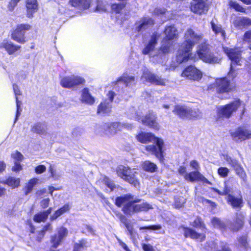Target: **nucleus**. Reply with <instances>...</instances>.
I'll use <instances>...</instances> for the list:
<instances>
[{"instance_id": "obj_1", "label": "nucleus", "mask_w": 251, "mask_h": 251, "mask_svg": "<svg viewBox=\"0 0 251 251\" xmlns=\"http://www.w3.org/2000/svg\"><path fill=\"white\" fill-rule=\"evenodd\" d=\"M203 36L201 34L196 32L193 29L188 28L184 34V41L180 46L176 57V61L178 63L187 61L192 58L191 51L194 46L201 41Z\"/></svg>"}, {"instance_id": "obj_2", "label": "nucleus", "mask_w": 251, "mask_h": 251, "mask_svg": "<svg viewBox=\"0 0 251 251\" xmlns=\"http://www.w3.org/2000/svg\"><path fill=\"white\" fill-rule=\"evenodd\" d=\"M140 200L134 198L130 194L118 197L115 200V204L118 207L123 205L122 211L127 215L131 216L135 213L147 211L152 208V206L147 202L136 204Z\"/></svg>"}, {"instance_id": "obj_3", "label": "nucleus", "mask_w": 251, "mask_h": 251, "mask_svg": "<svg viewBox=\"0 0 251 251\" xmlns=\"http://www.w3.org/2000/svg\"><path fill=\"white\" fill-rule=\"evenodd\" d=\"M136 138L140 143L146 144L148 142H153L155 145L146 146V150L151 154L155 155L160 161L163 159L162 149L164 142L162 139L156 137L151 133L141 132L136 135Z\"/></svg>"}, {"instance_id": "obj_4", "label": "nucleus", "mask_w": 251, "mask_h": 251, "mask_svg": "<svg viewBox=\"0 0 251 251\" xmlns=\"http://www.w3.org/2000/svg\"><path fill=\"white\" fill-rule=\"evenodd\" d=\"M129 112L131 118L135 119L137 121L141 120L142 124L155 130L159 129V125L156 122L157 117L152 111H149L148 114L143 118H142L141 114L136 112L134 108H131Z\"/></svg>"}, {"instance_id": "obj_5", "label": "nucleus", "mask_w": 251, "mask_h": 251, "mask_svg": "<svg viewBox=\"0 0 251 251\" xmlns=\"http://www.w3.org/2000/svg\"><path fill=\"white\" fill-rule=\"evenodd\" d=\"M197 52L199 58L207 63H219L221 60L220 57L213 54L210 51L205 43L201 44L199 46Z\"/></svg>"}, {"instance_id": "obj_6", "label": "nucleus", "mask_w": 251, "mask_h": 251, "mask_svg": "<svg viewBox=\"0 0 251 251\" xmlns=\"http://www.w3.org/2000/svg\"><path fill=\"white\" fill-rule=\"evenodd\" d=\"M104 130L103 133L108 136H111L115 134L118 131H121L124 128L131 129L132 125L130 124L120 122H112L105 123L102 126Z\"/></svg>"}, {"instance_id": "obj_7", "label": "nucleus", "mask_w": 251, "mask_h": 251, "mask_svg": "<svg viewBox=\"0 0 251 251\" xmlns=\"http://www.w3.org/2000/svg\"><path fill=\"white\" fill-rule=\"evenodd\" d=\"M241 105V101L239 100H236L228 104L219 106L217 109V114L219 117L229 118Z\"/></svg>"}, {"instance_id": "obj_8", "label": "nucleus", "mask_w": 251, "mask_h": 251, "mask_svg": "<svg viewBox=\"0 0 251 251\" xmlns=\"http://www.w3.org/2000/svg\"><path fill=\"white\" fill-rule=\"evenodd\" d=\"M117 172L118 176L134 186L136 187L139 185V182L136 178L135 173H133L128 167L120 166L117 169Z\"/></svg>"}, {"instance_id": "obj_9", "label": "nucleus", "mask_w": 251, "mask_h": 251, "mask_svg": "<svg viewBox=\"0 0 251 251\" xmlns=\"http://www.w3.org/2000/svg\"><path fill=\"white\" fill-rule=\"evenodd\" d=\"M224 50L225 53L231 61L230 70L228 73V75L234 78L235 76V75L233 71V65L234 64L240 65V61L241 60V51L237 49H232L227 48H224Z\"/></svg>"}, {"instance_id": "obj_10", "label": "nucleus", "mask_w": 251, "mask_h": 251, "mask_svg": "<svg viewBox=\"0 0 251 251\" xmlns=\"http://www.w3.org/2000/svg\"><path fill=\"white\" fill-rule=\"evenodd\" d=\"M31 29V25L28 24H20L11 34V38L21 44L25 43V32Z\"/></svg>"}, {"instance_id": "obj_11", "label": "nucleus", "mask_w": 251, "mask_h": 251, "mask_svg": "<svg viewBox=\"0 0 251 251\" xmlns=\"http://www.w3.org/2000/svg\"><path fill=\"white\" fill-rule=\"evenodd\" d=\"M181 76L190 80L199 81L202 76V73L195 66H189L182 72Z\"/></svg>"}, {"instance_id": "obj_12", "label": "nucleus", "mask_w": 251, "mask_h": 251, "mask_svg": "<svg viewBox=\"0 0 251 251\" xmlns=\"http://www.w3.org/2000/svg\"><path fill=\"white\" fill-rule=\"evenodd\" d=\"M230 134L234 141L241 142L251 138V130H249L244 127H240L231 131Z\"/></svg>"}, {"instance_id": "obj_13", "label": "nucleus", "mask_w": 251, "mask_h": 251, "mask_svg": "<svg viewBox=\"0 0 251 251\" xmlns=\"http://www.w3.org/2000/svg\"><path fill=\"white\" fill-rule=\"evenodd\" d=\"M84 81L82 78L75 75L63 77L60 80V85L65 88H71L76 85L82 84Z\"/></svg>"}, {"instance_id": "obj_14", "label": "nucleus", "mask_w": 251, "mask_h": 251, "mask_svg": "<svg viewBox=\"0 0 251 251\" xmlns=\"http://www.w3.org/2000/svg\"><path fill=\"white\" fill-rule=\"evenodd\" d=\"M142 78L157 85L165 86L166 82V79L162 78L159 76L151 73L148 69L144 70Z\"/></svg>"}, {"instance_id": "obj_15", "label": "nucleus", "mask_w": 251, "mask_h": 251, "mask_svg": "<svg viewBox=\"0 0 251 251\" xmlns=\"http://www.w3.org/2000/svg\"><path fill=\"white\" fill-rule=\"evenodd\" d=\"M206 0H193L191 3V11L198 14L205 13L208 9V5L206 3Z\"/></svg>"}, {"instance_id": "obj_16", "label": "nucleus", "mask_w": 251, "mask_h": 251, "mask_svg": "<svg viewBox=\"0 0 251 251\" xmlns=\"http://www.w3.org/2000/svg\"><path fill=\"white\" fill-rule=\"evenodd\" d=\"M214 86L217 91L220 93L228 92L232 89L229 81L226 77L217 79Z\"/></svg>"}, {"instance_id": "obj_17", "label": "nucleus", "mask_w": 251, "mask_h": 251, "mask_svg": "<svg viewBox=\"0 0 251 251\" xmlns=\"http://www.w3.org/2000/svg\"><path fill=\"white\" fill-rule=\"evenodd\" d=\"M21 49V46L14 44L7 39L0 42V49H4L9 55L15 54Z\"/></svg>"}, {"instance_id": "obj_18", "label": "nucleus", "mask_w": 251, "mask_h": 251, "mask_svg": "<svg viewBox=\"0 0 251 251\" xmlns=\"http://www.w3.org/2000/svg\"><path fill=\"white\" fill-rule=\"evenodd\" d=\"M184 178L186 180L190 182L201 181L204 183H209L208 180L198 171H195L186 174L184 176Z\"/></svg>"}, {"instance_id": "obj_19", "label": "nucleus", "mask_w": 251, "mask_h": 251, "mask_svg": "<svg viewBox=\"0 0 251 251\" xmlns=\"http://www.w3.org/2000/svg\"><path fill=\"white\" fill-rule=\"evenodd\" d=\"M154 25L153 20L150 17H144L141 19L137 23L136 29L138 31H143Z\"/></svg>"}, {"instance_id": "obj_20", "label": "nucleus", "mask_w": 251, "mask_h": 251, "mask_svg": "<svg viewBox=\"0 0 251 251\" xmlns=\"http://www.w3.org/2000/svg\"><path fill=\"white\" fill-rule=\"evenodd\" d=\"M126 6V3H114L111 5V11L112 13L116 15V18L122 20L125 18L123 10Z\"/></svg>"}, {"instance_id": "obj_21", "label": "nucleus", "mask_w": 251, "mask_h": 251, "mask_svg": "<svg viewBox=\"0 0 251 251\" xmlns=\"http://www.w3.org/2000/svg\"><path fill=\"white\" fill-rule=\"evenodd\" d=\"M158 37L157 34H153L151 36L148 44L142 50V53L144 54H150V55H151V52L154 50V49L157 44Z\"/></svg>"}, {"instance_id": "obj_22", "label": "nucleus", "mask_w": 251, "mask_h": 251, "mask_svg": "<svg viewBox=\"0 0 251 251\" xmlns=\"http://www.w3.org/2000/svg\"><path fill=\"white\" fill-rule=\"evenodd\" d=\"M244 216L243 214H236L235 221L229 225V228L232 231H236L241 229L244 225Z\"/></svg>"}, {"instance_id": "obj_23", "label": "nucleus", "mask_w": 251, "mask_h": 251, "mask_svg": "<svg viewBox=\"0 0 251 251\" xmlns=\"http://www.w3.org/2000/svg\"><path fill=\"white\" fill-rule=\"evenodd\" d=\"M121 83H123L126 86H130L135 84V78L133 76L124 74L117 79L115 84L117 85Z\"/></svg>"}, {"instance_id": "obj_24", "label": "nucleus", "mask_w": 251, "mask_h": 251, "mask_svg": "<svg viewBox=\"0 0 251 251\" xmlns=\"http://www.w3.org/2000/svg\"><path fill=\"white\" fill-rule=\"evenodd\" d=\"M164 34H165V40H171L177 38L178 33L177 29L174 25L166 26Z\"/></svg>"}, {"instance_id": "obj_25", "label": "nucleus", "mask_w": 251, "mask_h": 251, "mask_svg": "<svg viewBox=\"0 0 251 251\" xmlns=\"http://www.w3.org/2000/svg\"><path fill=\"white\" fill-rule=\"evenodd\" d=\"M184 234L185 237L196 239L200 242L202 241L205 238L203 234L198 233L192 229L189 228H184Z\"/></svg>"}, {"instance_id": "obj_26", "label": "nucleus", "mask_w": 251, "mask_h": 251, "mask_svg": "<svg viewBox=\"0 0 251 251\" xmlns=\"http://www.w3.org/2000/svg\"><path fill=\"white\" fill-rule=\"evenodd\" d=\"M26 7L27 16L29 18L32 17L33 14L37 10L38 4L37 0H26Z\"/></svg>"}, {"instance_id": "obj_27", "label": "nucleus", "mask_w": 251, "mask_h": 251, "mask_svg": "<svg viewBox=\"0 0 251 251\" xmlns=\"http://www.w3.org/2000/svg\"><path fill=\"white\" fill-rule=\"evenodd\" d=\"M189 107L185 105H177L173 110V113L181 118H187Z\"/></svg>"}, {"instance_id": "obj_28", "label": "nucleus", "mask_w": 251, "mask_h": 251, "mask_svg": "<svg viewBox=\"0 0 251 251\" xmlns=\"http://www.w3.org/2000/svg\"><path fill=\"white\" fill-rule=\"evenodd\" d=\"M69 2L74 7L86 9L89 8L91 1V0H70Z\"/></svg>"}, {"instance_id": "obj_29", "label": "nucleus", "mask_w": 251, "mask_h": 251, "mask_svg": "<svg viewBox=\"0 0 251 251\" xmlns=\"http://www.w3.org/2000/svg\"><path fill=\"white\" fill-rule=\"evenodd\" d=\"M81 100L82 102L89 104H92L94 103V98L89 93L88 89L85 88L82 90Z\"/></svg>"}, {"instance_id": "obj_30", "label": "nucleus", "mask_w": 251, "mask_h": 251, "mask_svg": "<svg viewBox=\"0 0 251 251\" xmlns=\"http://www.w3.org/2000/svg\"><path fill=\"white\" fill-rule=\"evenodd\" d=\"M51 209L52 208L50 207L46 211H44L35 214L33 217L34 221L37 223L45 222L47 220L49 215L50 214Z\"/></svg>"}, {"instance_id": "obj_31", "label": "nucleus", "mask_w": 251, "mask_h": 251, "mask_svg": "<svg viewBox=\"0 0 251 251\" xmlns=\"http://www.w3.org/2000/svg\"><path fill=\"white\" fill-rule=\"evenodd\" d=\"M68 234V230L64 227H61L58 230V239L56 242H55V238L52 239V246L54 248H56L61 242V240L67 236Z\"/></svg>"}, {"instance_id": "obj_32", "label": "nucleus", "mask_w": 251, "mask_h": 251, "mask_svg": "<svg viewBox=\"0 0 251 251\" xmlns=\"http://www.w3.org/2000/svg\"><path fill=\"white\" fill-rule=\"evenodd\" d=\"M70 210V206L68 204H65L63 206L61 207L55 211L53 214L50 216V219L51 221L56 219L59 217L61 216L64 213L68 212Z\"/></svg>"}, {"instance_id": "obj_33", "label": "nucleus", "mask_w": 251, "mask_h": 251, "mask_svg": "<svg viewBox=\"0 0 251 251\" xmlns=\"http://www.w3.org/2000/svg\"><path fill=\"white\" fill-rule=\"evenodd\" d=\"M31 130L37 134H43L47 130V126L44 124L36 123L32 126Z\"/></svg>"}, {"instance_id": "obj_34", "label": "nucleus", "mask_w": 251, "mask_h": 251, "mask_svg": "<svg viewBox=\"0 0 251 251\" xmlns=\"http://www.w3.org/2000/svg\"><path fill=\"white\" fill-rule=\"evenodd\" d=\"M234 25L237 27L249 26L251 25V19L246 17H240L234 21Z\"/></svg>"}, {"instance_id": "obj_35", "label": "nucleus", "mask_w": 251, "mask_h": 251, "mask_svg": "<svg viewBox=\"0 0 251 251\" xmlns=\"http://www.w3.org/2000/svg\"><path fill=\"white\" fill-rule=\"evenodd\" d=\"M19 178H16L14 177L10 176L5 180L0 181L4 184H7L12 188L18 187L20 184Z\"/></svg>"}, {"instance_id": "obj_36", "label": "nucleus", "mask_w": 251, "mask_h": 251, "mask_svg": "<svg viewBox=\"0 0 251 251\" xmlns=\"http://www.w3.org/2000/svg\"><path fill=\"white\" fill-rule=\"evenodd\" d=\"M233 168H234L236 174L243 179L244 181H246L247 180V175L240 164L238 162Z\"/></svg>"}, {"instance_id": "obj_37", "label": "nucleus", "mask_w": 251, "mask_h": 251, "mask_svg": "<svg viewBox=\"0 0 251 251\" xmlns=\"http://www.w3.org/2000/svg\"><path fill=\"white\" fill-rule=\"evenodd\" d=\"M111 105L108 102L104 101L101 102L98 108V113L106 114L111 111Z\"/></svg>"}, {"instance_id": "obj_38", "label": "nucleus", "mask_w": 251, "mask_h": 251, "mask_svg": "<svg viewBox=\"0 0 251 251\" xmlns=\"http://www.w3.org/2000/svg\"><path fill=\"white\" fill-rule=\"evenodd\" d=\"M39 179L37 178H33L26 183L25 188V194L27 195L32 191L33 187L38 183Z\"/></svg>"}, {"instance_id": "obj_39", "label": "nucleus", "mask_w": 251, "mask_h": 251, "mask_svg": "<svg viewBox=\"0 0 251 251\" xmlns=\"http://www.w3.org/2000/svg\"><path fill=\"white\" fill-rule=\"evenodd\" d=\"M142 167L144 170L151 173L155 172L157 169L156 165L150 161L144 162L142 164Z\"/></svg>"}, {"instance_id": "obj_40", "label": "nucleus", "mask_w": 251, "mask_h": 251, "mask_svg": "<svg viewBox=\"0 0 251 251\" xmlns=\"http://www.w3.org/2000/svg\"><path fill=\"white\" fill-rule=\"evenodd\" d=\"M13 91L16 95V105H17V112H16V116L15 118V120L14 123L17 120L18 117L20 116V113L19 112V108L20 107L21 102L18 100L17 96L21 95L20 91L18 88V86L16 84H13Z\"/></svg>"}, {"instance_id": "obj_41", "label": "nucleus", "mask_w": 251, "mask_h": 251, "mask_svg": "<svg viewBox=\"0 0 251 251\" xmlns=\"http://www.w3.org/2000/svg\"><path fill=\"white\" fill-rule=\"evenodd\" d=\"M227 201L233 207H240L242 204V200L241 198H235L229 195L227 197Z\"/></svg>"}, {"instance_id": "obj_42", "label": "nucleus", "mask_w": 251, "mask_h": 251, "mask_svg": "<svg viewBox=\"0 0 251 251\" xmlns=\"http://www.w3.org/2000/svg\"><path fill=\"white\" fill-rule=\"evenodd\" d=\"M188 111V119H198L201 117V112L197 108L192 109L189 107Z\"/></svg>"}, {"instance_id": "obj_43", "label": "nucleus", "mask_w": 251, "mask_h": 251, "mask_svg": "<svg viewBox=\"0 0 251 251\" xmlns=\"http://www.w3.org/2000/svg\"><path fill=\"white\" fill-rule=\"evenodd\" d=\"M211 222L212 225L215 228H219L221 230H224L226 228V225L225 223L218 218H213Z\"/></svg>"}, {"instance_id": "obj_44", "label": "nucleus", "mask_w": 251, "mask_h": 251, "mask_svg": "<svg viewBox=\"0 0 251 251\" xmlns=\"http://www.w3.org/2000/svg\"><path fill=\"white\" fill-rule=\"evenodd\" d=\"M211 25L212 30L215 34H217L220 33L222 37H225L226 34L225 31L222 29L220 25H216L212 21L211 22Z\"/></svg>"}, {"instance_id": "obj_45", "label": "nucleus", "mask_w": 251, "mask_h": 251, "mask_svg": "<svg viewBox=\"0 0 251 251\" xmlns=\"http://www.w3.org/2000/svg\"><path fill=\"white\" fill-rule=\"evenodd\" d=\"M140 229H150L152 230H159V231L158 232V233L160 234H164L165 232L164 229H162V226L160 225H151L147 226L141 227L140 228Z\"/></svg>"}, {"instance_id": "obj_46", "label": "nucleus", "mask_w": 251, "mask_h": 251, "mask_svg": "<svg viewBox=\"0 0 251 251\" xmlns=\"http://www.w3.org/2000/svg\"><path fill=\"white\" fill-rule=\"evenodd\" d=\"M88 246V242L84 239H82L79 241L78 243H75L74 245V248L73 251H81L82 249L87 247Z\"/></svg>"}, {"instance_id": "obj_47", "label": "nucleus", "mask_w": 251, "mask_h": 251, "mask_svg": "<svg viewBox=\"0 0 251 251\" xmlns=\"http://www.w3.org/2000/svg\"><path fill=\"white\" fill-rule=\"evenodd\" d=\"M229 5L237 11L243 13L246 12V9L240 5L236 1L230 0L229 1Z\"/></svg>"}, {"instance_id": "obj_48", "label": "nucleus", "mask_w": 251, "mask_h": 251, "mask_svg": "<svg viewBox=\"0 0 251 251\" xmlns=\"http://www.w3.org/2000/svg\"><path fill=\"white\" fill-rule=\"evenodd\" d=\"M11 157L14 159V162H20L24 158L23 155L18 151H15L11 154Z\"/></svg>"}, {"instance_id": "obj_49", "label": "nucleus", "mask_w": 251, "mask_h": 251, "mask_svg": "<svg viewBox=\"0 0 251 251\" xmlns=\"http://www.w3.org/2000/svg\"><path fill=\"white\" fill-rule=\"evenodd\" d=\"M185 203V199L183 197L175 198V206L176 208L182 207Z\"/></svg>"}, {"instance_id": "obj_50", "label": "nucleus", "mask_w": 251, "mask_h": 251, "mask_svg": "<svg viewBox=\"0 0 251 251\" xmlns=\"http://www.w3.org/2000/svg\"><path fill=\"white\" fill-rule=\"evenodd\" d=\"M223 158L225 160L227 163L230 165L232 167L236 164L238 162V161L236 159L232 158L230 156L228 155L227 154H224Z\"/></svg>"}, {"instance_id": "obj_51", "label": "nucleus", "mask_w": 251, "mask_h": 251, "mask_svg": "<svg viewBox=\"0 0 251 251\" xmlns=\"http://www.w3.org/2000/svg\"><path fill=\"white\" fill-rule=\"evenodd\" d=\"M229 173V170L226 167H221L218 170V174L223 177H225L227 176Z\"/></svg>"}, {"instance_id": "obj_52", "label": "nucleus", "mask_w": 251, "mask_h": 251, "mask_svg": "<svg viewBox=\"0 0 251 251\" xmlns=\"http://www.w3.org/2000/svg\"><path fill=\"white\" fill-rule=\"evenodd\" d=\"M214 190L220 195H228V196L229 195V193L230 192V188L227 187L226 184L225 185L224 189L222 190H220L217 189H214Z\"/></svg>"}, {"instance_id": "obj_53", "label": "nucleus", "mask_w": 251, "mask_h": 251, "mask_svg": "<svg viewBox=\"0 0 251 251\" xmlns=\"http://www.w3.org/2000/svg\"><path fill=\"white\" fill-rule=\"evenodd\" d=\"M106 10V8L102 1H98L97 3V7L95 9V11L97 12H105Z\"/></svg>"}, {"instance_id": "obj_54", "label": "nucleus", "mask_w": 251, "mask_h": 251, "mask_svg": "<svg viewBox=\"0 0 251 251\" xmlns=\"http://www.w3.org/2000/svg\"><path fill=\"white\" fill-rule=\"evenodd\" d=\"M193 226L196 227L202 228L204 227V225L202 223V221L200 218H197L193 222L192 225Z\"/></svg>"}, {"instance_id": "obj_55", "label": "nucleus", "mask_w": 251, "mask_h": 251, "mask_svg": "<svg viewBox=\"0 0 251 251\" xmlns=\"http://www.w3.org/2000/svg\"><path fill=\"white\" fill-rule=\"evenodd\" d=\"M49 171L51 174V176L54 179H57L60 177L61 175L57 174L56 171L54 170L53 166L51 165L50 167Z\"/></svg>"}, {"instance_id": "obj_56", "label": "nucleus", "mask_w": 251, "mask_h": 251, "mask_svg": "<svg viewBox=\"0 0 251 251\" xmlns=\"http://www.w3.org/2000/svg\"><path fill=\"white\" fill-rule=\"evenodd\" d=\"M46 170V167L43 165H38L35 168V173L37 174H40L44 173Z\"/></svg>"}, {"instance_id": "obj_57", "label": "nucleus", "mask_w": 251, "mask_h": 251, "mask_svg": "<svg viewBox=\"0 0 251 251\" xmlns=\"http://www.w3.org/2000/svg\"><path fill=\"white\" fill-rule=\"evenodd\" d=\"M239 244L241 247L246 248L247 246V237L244 236L240 237L238 240Z\"/></svg>"}, {"instance_id": "obj_58", "label": "nucleus", "mask_w": 251, "mask_h": 251, "mask_svg": "<svg viewBox=\"0 0 251 251\" xmlns=\"http://www.w3.org/2000/svg\"><path fill=\"white\" fill-rule=\"evenodd\" d=\"M19 0H11L8 6V9L10 11H12L17 5Z\"/></svg>"}, {"instance_id": "obj_59", "label": "nucleus", "mask_w": 251, "mask_h": 251, "mask_svg": "<svg viewBox=\"0 0 251 251\" xmlns=\"http://www.w3.org/2000/svg\"><path fill=\"white\" fill-rule=\"evenodd\" d=\"M190 166L192 169L196 171H198L200 169V166L198 162L196 160H192L190 163Z\"/></svg>"}, {"instance_id": "obj_60", "label": "nucleus", "mask_w": 251, "mask_h": 251, "mask_svg": "<svg viewBox=\"0 0 251 251\" xmlns=\"http://www.w3.org/2000/svg\"><path fill=\"white\" fill-rule=\"evenodd\" d=\"M50 200L49 198L43 199L40 202L41 206L42 208H45L48 206Z\"/></svg>"}, {"instance_id": "obj_61", "label": "nucleus", "mask_w": 251, "mask_h": 251, "mask_svg": "<svg viewBox=\"0 0 251 251\" xmlns=\"http://www.w3.org/2000/svg\"><path fill=\"white\" fill-rule=\"evenodd\" d=\"M125 226L126 227L129 234L132 235L133 234V227L132 225L130 224V222L128 221L125 225Z\"/></svg>"}, {"instance_id": "obj_62", "label": "nucleus", "mask_w": 251, "mask_h": 251, "mask_svg": "<svg viewBox=\"0 0 251 251\" xmlns=\"http://www.w3.org/2000/svg\"><path fill=\"white\" fill-rule=\"evenodd\" d=\"M22 169V166L20 162H14V166L12 168V170L15 172H18Z\"/></svg>"}, {"instance_id": "obj_63", "label": "nucleus", "mask_w": 251, "mask_h": 251, "mask_svg": "<svg viewBox=\"0 0 251 251\" xmlns=\"http://www.w3.org/2000/svg\"><path fill=\"white\" fill-rule=\"evenodd\" d=\"M47 193V190L45 188L42 189L41 190H38L36 192V195L38 198L41 197L45 195Z\"/></svg>"}, {"instance_id": "obj_64", "label": "nucleus", "mask_w": 251, "mask_h": 251, "mask_svg": "<svg viewBox=\"0 0 251 251\" xmlns=\"http://www.w3.org/2000/svg\"><path fill=\"white\" fill-rule=\"evenodd\" d=\"M221 248L219 251H231L226 243H221Z\"/></svg>"}]
</instances>
